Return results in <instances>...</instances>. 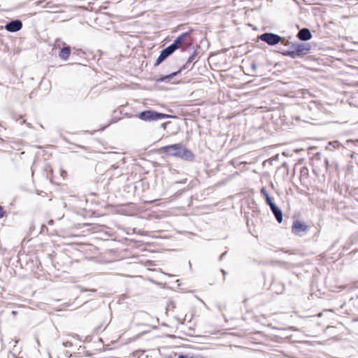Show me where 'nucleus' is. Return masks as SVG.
Masks as SVG:
<instances>
[{
	"label": "nucleus",
	"mask_w": 358,
	"mask_h": 358,
	"mask_svg": "<svg viewBox=\"0 0 358 358\" xmlns=\"http://www.w3.org/2000/svg\"><path fill=\"white\" fill-rule=\"evenodd\" d=\"M261 192L265 196L266 203L269 205L271 208V206H275V205L273 203L271 199L270 198V196L265 188H262L261 189Z\"/></svg>",
	"instance_id": "obj_13"
},
{
	"label": "nucleus",
	"mask_w": 358,
	"mask_h": 358,
	"mask_svg": "<svg viewBox=\"0 0 358 358\" xmlns=\"http://www.w3.org/2000/svg\"><path fill=\"white\" fill-rule=\"evenodd\" d=\"M259 38L261 41L266 42L270 45H274L278 43L281 37L277 34H274L272 33H265L259 36Z\"/></svg>",
	"instance_id": "obj_6"
},
{
	"label": "nucleus",
	"mask_w": 358,
	"mask_h": 358,
	"mask_svg": "<svg viewBox=\"0 0 358 358\" xmlns=\"http://www.w3.org/2000/svg\"><path fill=\"white\" fill-rule=\"evenodd\" d=\"M192 31L193 30L191 29L187 32L182 33L176 38L171 45L168 46L172 53L178 49L185 51L192 45L194 42V39L192 37Z\"/></svg>",
	"instance_id": "obj_2"
},
{
	"label": "nucleus",
	"mask_w": 358,
	"mask_h": 358,
	"mask_svg": "<svg viewBox=\"0 0 358 358\" xmlns=\"http://www.w3.org/2000/svg\"><path fill=\"white\" fill-rule=\"evenodd\" d=\"M171 54H172V52L168 47L166 48L165 49H164L161 52L159 57L157 58L156 63H155V66L159 65L161 62H162L166 57H168Z\"/></svg>",
	"instance_id": "obj_10"
},
{
	"label": "nucleus",
	"mask_w": 358,
	"mask_h": 358,
	"mask_svg": "<svg viewBox=\"0 0 358 358\" xmlns=\"http://www.w3.org/2000/svg\"><path fill=\"white\" fill-rule=\"evenodd\" d=\"M6 215V212L3 210V208L0 206V219L2 218Z\"/></svg>",
	"instance_id": "obj_15"
},
{
	"label": "nucleus",
	"mask_w": 358,
	"mask_h": 358,
	"mask_svg": "<svg viewBox=\"0 0 358 358\" xmlns=\"http://www.w3.org/2000/svg\"><path fill=\"white\" fill-rule=\"evenodd\" d=\"M189 358H206V357L201 356V355H193V356L189 357Z\"/></svg>",
	"instance_id": "obj_18"
},
{
	"label": "nucleus",
	"mask_w": 358,
	"mask_h": 358,
	"mask_svg": "<svg viewBox=\"0 0 358 358\" xmlns=\"http://www.w3.org/2000/svg\"><path fill=\"white\" fill-rule=\"evenodd\" d=\"M137 117L141 120L150 122L166 118L168 115L154 110H145L138 113Z\"/></svg>",
	"instance_id": "obj_4"
},
{
	"label": "nucleus",
	"mask_w": 358,
	"mask_h": 358,
	"mask_svg": "<svg viewBox=\"0 0 358 358\" xmlns=\"http://www.w3.org/2000/svg\"><path fill=\"white\" fill-rule=\"evenodd\" d=\"M309 228L310 227L304 222L296 220L293 222L292 231L296 235L301 236L302 234L306 232Z\"/></svg>",
	"instance_id": "obj_5"
},
{
	"label": "nucleus",
	"mask_w": 358,
	"mask_h": 358,
	"mask_svg": "<svg viewBox=\"0 0 358 358\" xmlns=\"http://www.w3.org/2000/svg\"><path fill=\"white\" fill-rule=\"evenodd\" d=\"M194 59V55H192V56H190L188 59H187V64L188 63H191Z\"/></svg>",
	"instance_id": "obj_17"
},
{
	"label": "nucleus",
	"mask_w": 358,
	"mask_h": 358,
	"mask_svg": "<svg viewBox=\"0 0 358 358\" xmlns=\"http://www.w3.org/2000/svg\"><path fill=\"white\" fill-rule=\"evenodd\" d=\"M159 151L171 156L182 158L183 159H192L194 155L189 150L185 148L180 143H176L162 147Z\"/></svg>",
	"instance_id": "obj_1"
},
{
	"label": "nucleus",
	"mask_w": 358,
	"mask_h": 358,
	"mask_svg": "<svg viewBox=\"0 0 358 358\" xmlns=\"http://www.w3.org/2000/svg\"><path fill=\"white\" fill-rule=\"evenodd\" d=\"M55 220H52V219H50V220H48V226H50V227H52V226L55 224Z\"/></svg>",
	"instance_id": "obj_16"
},
{
	"label": "nucleus",
	"mask_w": 358,
	"mask_h": 358,
	"mask_svg": "<svg viewBox=\"0 0 358 358\" xmlns=\"http://www.w3.org/2000/svg\"><path fill=\"white\" fill-rule=\"evenodd\" d=\"M311 34L308 29H302L298 33V37L302 41H308L311 38Z\"/></svg>",
	"instance_id": "obj_11"
},
{
	"label": "nucleus",
	"mask_w": 358,
	"mask_h": 358,
	"mask_svg": "<svg viewBox=\"0 0 358 358\" xmlns=\"http://www.w3.org/2000/svg\"><path fill=\"white\" fill-rule=\"evenodd\" d=\"M182 69L176 71V72H174V73H171L170 75L169 76H164V78H161L160 80L162 81H164L167 79H170V78H172L173 76H175L176 75H177L178 73H179L180 71H181Z\"/></svg>",
	"instance_id": "obj_14"
},
{
	"label": "nucleus",
	"mask_w": 358,
	"mask_h": 358,
	"mask_svg": "<svg viewBox=\"0 0 358 358\" xmlns=\"http://www.w3.org/2000/svg\"><path fill=\"white\" fill-rule=\"evenodd\" d=\"M271 210L273 213L276 220L279 223L282 221V213L277 206H271Z\"/></svg>",
	"instance_id": "obj_12"
},
{
	"label": "nucleus",
	"mask_w": 358,
	"mask_h": 358,
	"mask_svg": "<svg viewBox=\"0 0 358 358\" xmlns=\"http://www.w3.org/2000/svg\"><path fill=\"white\" fill-rule=\"evenodd\" d=\"M62 45L63 47L60 48L59 52V57L61 59L66 61L69 59L71 55V48L64 42L62 43Z\"/></svg>",
	"instance_id": "obj_7"
},
{
	"label": "nucleus",
	"mask_w": 358,
	"mask_h": 358,
	"mask_svg": "<svg viewBox=\"0 0 358 358\" xmlns=\"http://www.w3.org/2000/svg\"><path fill=\"white\" fill-rule=\"evenodd\" d=\"M58 229L57 228L52 227L49 228L48 226L45 224H43L41 228V234H46L49 236H55L58 235Z\"/></svg>",
	"instance_id": "obj_9"
},
{
	"label": "nucleus",
	"mask_w": 358,
	"mask_h": 358,
	"mask_svg": "<svg viewBox=\"0 0 358 358\" xmlns=\"http://www.w3.org/2000/svg\"><path fill=\"white\" fill-rule=\"evenodd\" d=\"M22 27V23L20 20H13L6 25V29L10 32H15L20 30Z\"/></svg>",
	"instance_id": "obj_8"
},
{
	"label": "nucleus",
	"mask_w": 358,
	"mask_h": 358,
	"mask_svg": "<svg viewBox=\"0 0 358 358\" xmlns=\"http://www.w3.org/2000/svg\"><path fill=\"white\" fill-rule=\"evenodd\" d=\"M338 288H339V289H345V286H344V287L341 286V287H339Z\"/></svg>",
	"instance_id": "obj_20"
},
{
	"label": "nucleus",
	"mask_w": 358,
	"mask_h": 358,
	"mask_svg": "<svg viewBox=\"0 0 358 358\" xmlns=\"http://www.w3.org/2000/svg\"><path fill=\"white\" fill-rule=\"evenodd\" d=\"M310 50V46L308 44L300 43L294 44L291 50H287L282 54L285 56L290 57L293 59L301 57L308 53Z\"/></svg>",
	"instance_id": "obj_3"
},
{
	"label": "nucleus",
	"mask_w": 358,
	"mask_h": 358,
	"mask_svg": "<svg viewBox=\"0 0 358 358\" xmlns=\"http://www.w3.org/2000/svg\"><path fill=\"white\" fill-rule=\"evenodd\" d=\"M178 358H187V357L184 355H180Z\"/></svg>",
	"instance_id": "obj_19"
}]
</instances>
